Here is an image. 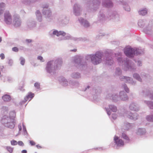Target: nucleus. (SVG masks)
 Listing matches in <instances>:
<instances>
[{
  "instance_id": "obj_1",
  "label": "nucleus",
  "mask_w": 153,
  "mask_h": 153,
  "mask_svg": "<svg viewBox=\"0 0 153 153\" xmlns=\"http://www.w3.org/2000/svg\"><path fill=\"white\" fill-rule=\"evenodd\" d=\"M91 59L92 62L94 65H97L101 61V54L100 52H97L95 55L89 56Z\"/></svg>"
},
{
  "instance_id": "obj_2",
  "label": "nucleus",
  "mask_w": 153,
  "mask_h": 153,
  "mask_svg": "<svg viewBox=\"0 0 153 153\" xmlns=\"http://www.w3.org/2000/svg\"><path fill=\"white\" fill-rule=\"evenodd\" d=\"M137 51L136 50L135 51L134 49L129 48H126L125 49L124 53L127 56L132 57L135 54L137 55L138 54Z\"/></svg>"
},
{
  "instance_id": "obj_3",
  "label": "nucleus",
  "mask_w": 153,
  "mask_h": 153,
  "mask_svg": "<svg viewBox=\"0 0 153 153\" xmlns=\"http://www.w3.org/2000/svg\"><path fill=\"white\" fill-rule=\"evenodd\" d=\"M4 21L7 24H11L12 22L11 16L9 12H6L4 14Z\"/></svg>"
},
{
  "instance_id": "obj_4",
  "label": "nucleus",
  "mask_w": 153,
  "mask_h": 153,
  "mask_svg": "<svg viewBox=\"0 0 153 153\" xmlns=\"http://www.w3.org/2000/svg\"><path fill=\"white\" fill-rule=\"evenodd\" d=\"M114 142L117 146H120L124 145V142L121 139H119V137L116 136L114 137Z\"/></svg>"
},
{
  "instance_id": "obj_5",
  "label": "nucleus",
  "mask_w": 153,
  "mask_h": 153,
  "mask_svg": "<svg viewBox=\"0 0 153 153\" xmlns=\"http://www.w3.org/2000/svg\"><path fill=\"white\" fill-rule=\"evenodd\" d=\"M34 94L31 92H29L28 94L25 97L24 101L22 102V103H25L28 100H31L34 97Z\"/></svg>"
},
{
  "instance_id": "obj_6",
  "label": "nucleus",
  "mask_w": 153,
  "mask_h": 153,
  "mask_svg": "<svg viewBox=\"0 0 153 153\" xmlns=\"http://www.w3.org/2000/svg\"><path fill=\"white\" fill-rule=\"evenodd\" d=\"M13 22L14 25L16 27H19L21 25L20 20L18 17L15 18Z\"/></svg>"
},
{
  "instance_id": "obj_7",
  "label": "nucleus",
  "mask_w": 153,
  "mask_h": 153,
  "mask_svg": "<svg viewBox=\"0 0 153 153\" xmlns=\"http://www.w3.org/2000/svg\"><path fill=\"white\" fill-rule=\"evenodd\" d=\"M2 98L4 101L6 102L9 101L11 100L10 97L9 95L7 94L4 95L2 97Z\"/></svg>"
},
{
  "instance_id": "obj_8",
  "label": "nucleus",
  "mask_w": 153,
  "mask_h": 153,
  "mask_svg": "<svg viewBox=\"0 0 153 153\" xmlns=\"http://www.w3.org/2000/svg\"><path fill=\"white\" fill-rule=\"evenodd\" d=\"M5 5V4L3 3H1L0 4V15L3 13V11Z\"/></svg>"
},
{
  "instance_id": "obj_9",
  "label": "nucleus",
  "mask_w": 153,
  "mask_h": 153,
  "mask_svg": "<svg viewBox=\"0 0 153 153\" xmlns=\"http://www.w3.org/2000/svg\"><path fill=\"white\" fill-rule=\"evenodd\" d=\"M5 126L10 128H12L14 127V125L13 123L11 122L7 123V125H5Z\"/></svg>"
},
{
  "instance_id": "obj_10",
  "label": "nucleus",
  "mask_w": 153,
  "mask_h": 153,
  "mask_svg": "<svg viewBox=\"0 0 153 153\" xmlns=\"http://www.w3.org/2000/svg\"><path fill=\"white\" fill-rule=\"evenodd\" d=\"M122 137L124 139L128 141H129V139L128 136L124 133H122Z\"/></svg>"
},
{
  "instance_id": "obj_11",
  "label": "nucleus",
  "mask_w": 153,
  "mask_h": 153,
  "mask_svg": "<svg viewBox=\"0 0 153 153\" xmlns=\"http://www.w3.org/2000/svg\"><path fill=\"white\" fill-rule=\"evenodd\" d=\"M147 13V11L146 9L142 10L139 12V13L142 15H145Z\"/></svg>"
},
{
  "instance_id": "obj_12",
  "label": "nucleus",
  "mask_w": 153,
  "mask_h": 153,
  "mask_svg": "<svg viewBox=\"0 0 153 153\" xmlns=\"http://www.w3.org/2000/svg\"><path fill=\"white\" fill-rule=\"evenodd\" d=\"M109 108L113 112H116L117 110L116 107L112 105L109 106Z\"/></svg>"
},
{
  "instance_id": "obj_13",
  "label": "nucleus",
  "mask_w": 153,
  "mask_h": 153,
  "mask_svg": "<svg viewBox=\"0 0 153 153\" xmlns=\"http://www.w3.org/2000/svg\"><path fill=\"white\" fill-rule=\"evenodd\" d=\"M130 118L134 120H136L137 119V115L136 114H132L130 116Z\"/></svg>"
},
{
  "instance_id": "obj_14",
  "label": "nucleus",
  "mask_w": 153,
  "mask_h": 153,
  "mask_svg": "<svg viewBox=\"0 0 153 153\" xmlns=\"http://www.w3.org/2000/svg\"><path fill=\"white\" fill-rule=\"evenodd\" d=\"M121 93L123 94V96L124 97V98H123V97H121L122 99V100H127L128 99V97L127 96H126V94H125V93L123 92H121L120 94H121Z\"/></svg>"
},
{
  "instance_id": "obj_15",
  "label": "nucleus",
  "mask_w": 153,
  "mask_h": 153,
  "mask_svg": "<svg viewBox=\"0 0 153 153\" xmlns=\"http://www.w3.org/2000/svg\"><path fill=\"white\" fill-rule=\"evenodd\" d=\"M105 7H110L113 6V4L111 1H109L105 5Z\"/></svg>"
},
{
  "instance_id": "obj_16",
  "label": "nucleus",
  "mask_w": 153,
  "mask_h": 153,
  "mask_svg": "<svg viewBox=\"0 0 153 153\" xmlns=\"http://www.w3.org/2000/svg\"><path fill=\"white\" fill-rule=\"evenodd\" d=\"M133 76L134 77L136 78L139 81H140L141 80V79L139 75L137 74H134L133 75Z\"/></svg>"
},
{
  "instance_id": "obj_17",
  "label": "nucleus",
  "mask_w": 153,
  "mask_h": 153,
  "mask_svg": "<svg viewBox=\"0 0 153 153\" xmlns=\"http://www.w3.org/2000/svg\"><path fill=\"white\" fill-rule=\"evenodd\" d=\"M6 149L10 153H12L13 152V149L10 146H7L6 147Z\"/></svg>"
},
{
  "instance_id": "obj_18",
  "label": "nucleus",
  "mask_w": 153,
  "mask_h": 153,
  "mask_svg": "<svg viewBox=\"0 0 153 153\" xmlns=\"http://www.w3.org/2000/svg\"><path fill=\"white\" fill-rule=\"evenodd\" d=\"M147 119L149 121L153 122V116H148L147 117Z\"/></svg>"
},
{
  "instance_id": "obj_19",
  "label": "nucleus",
  "mask_w": 153,
  "mask_h": 153,
  "mask_svg": "<svg viewBox=\"0 0 153 153\" xmlns=\"http://www.w3.org/2000/svg\"><path fill=\"white\" fill-rule=\"evenodd\" d=\"M11 143L12 145H17V142L16 140H13L11 141Z\"/></svg>"
},
{
  "instance_id": "obj_20",
  "label": "nucleus",
  "mask_w": 153,
  "mask_h": 153,
  "mask_svg": "<svg viewBox=\"0 0 153 153\" xmlns=\"http://www.w3.org/2000/svg\"><path fill=\"white\" fill-rule=\"evenodd\" d=\"M21 60V64L22 65H24L25 63V59L22 57H21L20 58Z\"/></svg>"
},
{
  "instance_id": "obj_21",
  "label": "nucleus",
  "mask_w": 153,
  "mask_h": 153,
  "mask_svg": "<svg viewBox=\"0 0 153 153\" xmlns=\"http://www.w3.org/2000/svg\"><path fill=\"white\" fill-rule=\"evenodd\" d=\"M53 33L54 35H56L57 36H59V32L57 30L54 31Z\"/></svg>"
},
{
  "instance_id": "obj_22",
  "label": "nucleus",
  "mask_w": 153,
  "mask_h": 153,
  "mask_svg": "<svg viewBox=\"0 0 153 153\" xmlns=\"http://www.w3.org/2000/svg\"><path fill=\"white\" fill-rule=\"evenodd\" d=\"M34 86L37 88H39L40 87V85L39 83L36 82L34 84Z\"/></svg>"
},
{
  "instance_id": "obj_23",
  "label": "nucleus",
  "mask_w": 153,
  "mask_h": 153,
  "mask_svg": "<svg viewBox=\"0 0 153 153\" xmlns=\"http://www.w3.org/2000/svg\"><path fill=\"white\" fill-rule=\"evenodd\" d=\"M148 104L149 106L151 108H153V103L152 102H149Z\"/></svg>"
},
{
  "instance_id": "obj_24",
  "label": "nucleus",
  "mask_w": 153,
  "mask_h": 153,
  "mask_svg": "<svg viewBox=\"0 0 153 153\" xmlns=\"http://www.w3.org/2000/svg\"><path fill=\"white\" fill-rule=\"evenodd\" d=\"M17 144L20 146H24V143L22 141H19L17 142Z\"/></svg>"
},
{
  "instance_id": "obj_25",
  "label": "nucleus",
  "mask_w": 153,
  "mask_h": 153,
  "mask_svg": "<svg viewBox=\"0 0 153 153\" xmlns=\"http://www.w3.org/2000/svg\"><path fill=\"white\" fill-rule=\"evenodd\" d=\"M59 36L60 35L65 36L66 34L63 31H60L59 32Z\"/></svg>"
},
{
  "instance_id": "obj_26",
  "label": "nucleus",
  "mask_w": 153,
  "mask_h": 153,
  "mask_svg": "<svg viewBox=\"0 0 153 153\" xmlns=\"http://www.w3.org/2000/svg\"><path fill=\"white\" fill-rule=\"evenodd\" d=\"M12 50L15 52H18L19 51L18 48L16 47H14L12 48Z\"/></svg>"
},
{
  "instance_id": "obj_27",
  "label": "nucleus",
  "mask_w": 153,
  "mask_h": 153,
  "mask_svg": "<svg viewBox=\"0 0 153 153\" xmlns=\"http://www.w3.org/2000/svg\"><path fill=\"white\" fill-rule=\"evenodd\" d=\"M51 62L50 61L48 62L47 63V68H49V67L51 66Z\"/></svg>"
},
{
  "instance_id": "obj_28",
  "label": "nucleus",
  "mask_w": 153,
  "mask_h": 153,
  "mask_svg": "<svg viewBox=\"0 0 153 153\" xmlns=\"http://www.w3.org/2000/svg\"><path fill=\"white\" fill-rule=\"evenodd\" d=\"M134 105H131L130 106V109L132 110H136V109H134V108L133 107Z\"/></svg>"
},
{
  "instance_id": "obj_29",
  "label": "nucleus",
  "mask_w": 153,
  "mask_h": 153,
  "mask_svg": "<svg viewBox=\"0 0 153 153\" xmlns=\"http://www.w3.org/2000/svg\"><path fill=\"white\" fill-rule=\"evenodd\" d=\"M123 79H126V80L127 81H128V80H130L131 79V78L129 77H126L125 76L123 77Z\"/></svg>"
},
{
  "instance_id": "obj_30",
  "label": "nucleus",
  "mask_w": 153,
  "mask_h": 153,
  "mask_svg": "<svg viewBox=\"0 0 153 153\" xmlns=\"http://www.w3.org/2000/svg\"><path fill=\"white\" fill-rule=\"evenodd\" d=\"M0 57L2 59H4L5 58L4 54L3 53L1 54L0 55Z\"/></svg>"
},
{
  "instance_id": "obj_31",
  "label": "nucleus",
  "mask_w": 153,
  "mask_h": 153,
  "mask_svg": "<svg viewBox=\"0 0 153 153\" xmlns=\"http://www.w3.org/2000/svg\"><path fill=\"white\" fill-rule=\"evenodd\" d=\"M30 143L31 146H34L35 145V142L33 140L30 141Z\"/></svg>"
},
{
  "instance_id": "obj_32",
  "label": "nucleus",
  "mask_w": 153,
  "mask_h": 153,
  "mask_svg": "<svg viewBox=\"0 0 153 153\" xmlns=\"http://www.w3.org/2000/svg\"><path fill=\"white\" fill-rule=\"evenodd\" d=\"M125 91L127 93L129 92V90L127 87H124Z\"/></svg>"
},
{
  "instance_id": "obj_33",
  "label": "nucleus",
  "mask_w": 153,
  "mask_h": 153,
  "mask_svg": "<svg viewBox=\"0 0 153 153\" xmlns=\"http://www.w3.org/2000/svg\"><path fill=\"white\" fill-rule=\"evenodd\" d=\"M117 117V115L115 114H113L112 115V118L114 119H115Z\"/></svg>"
},
{
  "instance_id": "obj_34",
  "label": "nucleus",
  "mask_w": 153,
  "mask_h": 153,
  "mask_svg": "<svg viewBox=\"0 0 153 153\" xmlns=\"http://www.w3.org/2000/svg\"><path fill=\"white\" fill-rule=\"evenodd\" d=\"M38 59L41 61H42L43 59V57L41 56H39L38 57Z\"/></svg>"
},
{
  "instance_id": "obj_35",
  "label": "nucleus",
  "mask_w": 153,
  "mask_h": 153,
  "mask_svg": "<svg viewBox=\"0 0 153 153\" xmlns=\"http://www.w3.org/2000/svg\"><path fill=\"white\" fill-rule=\"evenodd\" d=\"M26 41L28 43L30 42H32L31 40L30 39H27L26 40Z\"/></svg>"
},
{
  "instance_id": "obj_36",
  "label": "nucleus",
  "mask_w": 153,
  "mask_h": 153,
  "mask_svg": "<svg viewBox=\"0 0 153 153\" xmlns=\"http://www.w3.org/2000/svg\"><path fill=\"white\" fill-rule=\"evenodd\" d=\"M36 146L38 149H41L42 148V147L39 145H37Z\"/></svg>"
},
{
  "instance_id": "obj_37",
  "label": "nucleus",
  "mask_w": 153,
  "mask_h": 153,
  "mask_svg": "<svg viewBox=\"0 0 153 153\" xmlns=\"http://www.w3.org/2000/svg\"><path fill=\"white\" fill-rule=\"evenodd\" d=\"M27 151L25 150H24L22 151V153H27Z\"/></svg>"
},
{
  "instance_id": "obj_38",
  "label": "nucleus",
  "mask_w": 153,
  "mask_h": 153,
  "mask_svg": "<svg viewBox=\"0 0 153 153\" xmlns=\"http://www.w3.org/2000/svg\"><path fill=\"white\" fill-rule=\"evenodd\" d=\"M85 26L88 27L89 26L88 23V22H86V24L85 25Z\"/></svg>"
},
{
  "instance_id": "obj_39",
  "label": "nucleus",
  "mask_w": 153,
  "mask_h": 153,
  "mask_svg": "<svg viewBox=\"0 0 153 153\" xmlns=\"http://www.w3.org/2000/svg\"><path fill=\"white\" fill-rule=\"evenodd\" d=\"M19 131H21V129H22V127H21V126H19Z\"/></svg>"
},
{
  "instance_id": "obj_40",
  "label": "nucleus",
  "mask_w": 153,
  "mask_h": 153,
  "mask_svg": "<svg viewBox=\"0 0 153 153\" xmlns=\"http://www.w3.org/2000/svg\"><path fill=\"white\" fill-rule=\"evenodd\" d=\"M126 7H127V8H128V9H129V10H127V11H129V10H130V8H129L128 7V6H127Z\"/></svg>"
},
{
  "instance_id": "obj_41",
  "label": "nucleus",
  "mask_w": 153,
  "mask_h": 153,
  "mask_svg": "<svg viewBox=\"0 0 153 153\" xmlns=\"http://www.w3.org/2000/svg\"><path fill=\"white\" fill-rule=\"evenodd\" d=\"M1 40H2L1 38L0 37V42H1Z\"/></svg>"
},
{
  "instance_id": "obj_42",
  "label": "nucleus",
  "mask_w": 153,
  "mask_h": 153,
  "mask_svg": "<svg viewBox=\"0 0 153 153\" xmlns=\"http://www.w3.org/2000/svg\"><path fill=\"white\" fill-rule=\"evenodd\" d=\"M76 50H73V51H76Z\"/></svg>"
},
{
  "instance_id": "obj_43",
  "label": "nucleus",
  "mask_w": 153,
  "mask_h": 153,
  "mask_svg": "<svg viewBox=\"0 0 153 153\" xmlns=\"http://www.w3.org/2000/svg\"><path fill=\"white\" fill-rule=\"evenodd\" d=\"M108 115H110V114H109L108 112Z\"/></svg>"
},
{
  "instance_id": "obj_44",
  "label": "nucleus",
  "mask_w": 153,
  "mask_h": 153,
  "mask_svg": "<svg viewBox=\"0 0 153 153\" xmlns=\"http://www.w3.org/2000/svg\"><path fill=\"white\" fill-rule=\"evenodd\" d=\"M38 12H39L38 11H37V12L38 13Z\"/></svg>"
},
{
  "instance_id": "obj_45",
  "label": "nucleus",
  "mask_w": 153,
  "mask_h": 153,
  "mask_svg": "<svg viewBox=\"0 0 153 153\" xmlns=\"http://www.w3.org/2000/svg\"><path fill=\"white\" fill-rule=\"evenodd\" d=\"M25 130H26V129H25Z\"/></svg>"
},
{
  "instance_id": "obj_46",
  "label": "nucleus",
  "mask_w": 153,
  "mask_h": 153,
  "mask_svg": "<svg viewBox=\"0 0 153 153\" xmlns=\"http://www.w3.org/2000/svg\"><path fill=\"white\" fill-rule=\"evenodd\" d=\"M2 122H3V120H2Z\"/></svg>"
}]
</instances>
